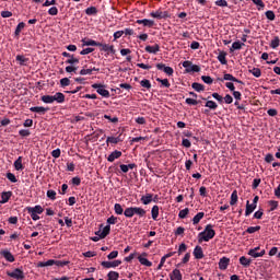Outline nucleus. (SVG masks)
<instances>
[{"label":"nucleus","instance_id":"obj_1","mask_svg":"<svg viewBox=\"0 0 280 280\" xmlns=\"http://www.w3.org/2000/svg\"><path fill=\"white\" fill-rule=\"evenodd\" d=\"M42 102H44V104H54V102L65 104V95L62 92H57L55 95H44L42 96Z\"/></svg>","mask_w":280,"mask_h":280},{"label":"nucleus","instance_id":"obj_2","mask_svg":"<svg viewBox=\"0 0 280 280\" xmlns=\"http://www.w3.org/2000/svg\"><path fill=\"white\" fill-rule=\"evenodd\" d=\"M215 237V230H213V225L208 224L205 228V231L199 233V242H209V240H213Z\"/></svg>","mask_w":280,"mask_h":280},{"label":"nucleus","instance_id":"obj_3","mask_svg":"<svg viewBox=\"0 0 280 280\" xmlns=\"http://www.w3.org/2000/svg\"><path fill=\"white\" fill-rule=\"evenodd\" d=\"M92 89H96V92L98 95H102V97H110V92L106 90V85L94 83L92 84Z\"/></svg>","mask_w":280,"mask_h":280},{"label":"nucleus","instance_id":"obj_4","mask_svg":"<svg viewBox=\"0 0 280 280\" xmlns=\"http://www.w3.org/2000/svg\"><path fill=\"white\" fill-rule=\"evenodd\" d=\"M183 67L186 69V73H199L200 71V66L192 65L191 61H184Z\"/></svg>","mask_w":280,"mask_h":280},{"label":"nucleus","instance_id":"obj_5","mask_svg":"<svg viewBox=\"0 0 280 280\" xmlns=\"http://www.w3.org/2000/svg\"><path fill=\"white\" fill-rule=\"evenodd\" d=\"M8 277H11V279H16V280H24L25 279V273H23V270L16 268L13 271H8L7 272Z\"/></svg>","mask_w":280,"mask_h":280},{"label":"nucleus","instance_id":"obj_6","mask_svg":"<svg viewBox=\"0 0 280 280\" xmlns=\"http://www.w3.org/2000/svg\"><path fill=\"white\" fill-rule=\"evenodd\" d=\"M156 69H159V71H164L166 75H174V69L165 66L164 63H156Z\"/></svg>","mask_w":280,"mask_h":280},{"label":"nucleus","instance_id":"obj_7","mask_svg":"<svg viewBox=\"0 0 280 280\" xmlns=\"http://www.w3.org/2000/svg\"><path fill=\"white\" fill-rule=\"evenodd\" d=\"M62 56L63 58H69L66 62L67 65H78L80 62V59L73 57V55L67 52V51H63L62 52Z\"/></svg>","mask_w":280,"mask_h":280},{"label":"nucleus","instance_id":"obj_8","mask_svg":"<svg viewBox=\"0 0 280 280\" xmlns=\"http://www.w3.org/2000/svg\"><path fill=\"white\" fill-rule=\"evenodd\" d=\"M101 266H103V268H117L121 266V260L102 261Z\"/></svg>","mask_w":280,"mask_h":280},{"label":"nucleus","instance_id":"obj_9","mask_svg":"<svg viewBox=\"0 0 280 280\" xmlns=\"http://www.w3.org/2000/svg\"><path fill=\"white\" fill-rule=\"evenodd\" d=\"M97 47H101V51H106L107 56L108 54H115V46L113 45L100 43Z\"/></svg>","mask_w":280,"mask_h":280},{"label":"nucleus","instance_id":"obj_10","mask_svg":"<svg viewBox=\"0 0 280 280\" xmlns=\"http://www.w3.org/2000/svg\"><path fill=\"white\" fill-rule=\"evenodd\" d=\"M150 16H152L153 19H168L170 14L167 13V11H155L151 12Z\"/></svg>","mask_w":280,"mask_h":280},{"label":"nucleus","instance_id":"obj_11","mask_svg":"<svg viewBox=\"0 0 280 280\" xmlns=\"http://www.w3.org/2000/svg\"><path fill=\"white\" fill-rule=\"evenodd\" d=\"M195 259H202L205 257V252H202V247L197 245L192 252Z\"/></svg>","mask_w":280,"mask_h":280},{"label":"nucleus","instance_id":"obj_12","mask_svg":"<svg viewBox=\"0 0 280 280\" xmlns=\"http://www.w3.org/2000/svg\"><path fill=\"white\" fill-rule=\"evenodd\" d=\"M136 23H138V25H143L144 27H154V21L148 19L137 20Z\"/></svg>","mask_w":280,"mask_h":280},{"label":"nucleus","instance_id":"obj_13","mask_svg":"<svg viewBox=\"0 0 280 280\" xmlns=\"http://www.w3.org/2000/svg\"><path fill=\"white\" fill-rule=\"evenodd\" d=\"M144 49L148 54H159V51H161V46H159V44H155L153 46H145Z\"/></svg>","mask_w":280,"mask_h":280},{"label":"nucleus","instance_id":"obj_14","mask_svg":"<svg viewBox=\"0 0 280 280\" xmlns=\"http://www.w3.org/2000/svg\"><path fill=\"white\" fill-rule=\"evenodd\" d=\"M120 156H121V151L115 150V151H113V152L108 155L107 161H108L109 163H113L114 161H116V159H120Z\"/></svg>","mask_w":280,"mask_h":280},{"label":"nucleus","instance_id":"obj_15","mask_svg":"<svg viewBox=\"0 0 280 280\" xmlns=\"http://www.w3.org/2000/svg\"><path fill=\"white\" fill-rule=\"evenodd\" d=\"M230 261H231V259H229L226 257L221 258L219 261L220 270H226V268H229Z\"/></svg>","mask_w":280,"mask_h":280},{"label":"nucleus","instance_id":"obj_16","mask_svg":"<svg viewBox=\"0 0 280 280\" xmlns=\"http://www.w3.org/2000/svg\"><path fill=\"white\" fill-rule=\"evenodd\" d=\"M255 209H257V205L250 203V201H247L246 202L245 215L246 217L250 215V213H253V211H255Z\"/></svg>","mask_w":280,"mask_h":280},{"label":"nucleus","instance_id":"obj_17","mask_svg":"<svg viewBox=\"0 0 280 280\" xmlns=\"http://www.w3.org/2000/svg\"><path fill=\"white\" fill-rule=\"evenodd\" d=\"M98 45H101V44L93 39H82L83 47H97Z\"/></svg>","mask_w":280,"mask_h":280},{"label":"nucleus","instance_id":"obj_18","mask_svg":"<svg viewBox=\"0 0 280 280\" xmlns=\"http://www.w3.org/2000/svg\"><path fill=\"white\" fill-rule=\"evenodd\" d=\"M31 113H38L39 115H45L49 108H45L43 106H36L30 108Z\"/></svg>","mask_w":280,"mask_h":280},{"label":"nucleus","instance_id":"obj_19","mask_svg":"<svg viewBox=\"0 0 280 280\" xmlns=\"http://www.w3.org/2000/svg\"><path fill=\"white\" fill-rule=\"evenodd\" d=\"M248 255L257 259V257H264V255H266V249H262L259 253H257L256 249H249Z\"/></svg>","mask_w":280,"mask_h":280},{"label":"nucleus","instance_id":"obj_20","mask_svg":"<svg viewBox=\"0 0 280 280\" xmlns=\"http://www.w3.org/2000/svg\"><path fill=\"white\" fill-rule=\"evenodd\" d=\"M171 280H183V273L179 269H174L171 273Z\"/></svg>","mask_w":280,"mask_h":280},{"label":"nucleus","instance_id":"obj_21","mask_svg":"<svg viewBox=\"0 0 280 280\" xmlns=\"http://www.w3.org/2000/svg\"><path fill=\"white\" fill-rule=\"evenodd\" d=\"M28 213H38L40 215V213H43V211H45V209H43L40 206H35V207H28L26 208Z\"/></svg>","mask_w":280,"mask_h":280},{"label":"nucleus","instance_id":"obj_22","mask_svg":"<svg viewBox=\"0 0 280 280\" xmlns=\"http://www.w3.org/2000/svg\"><path fill=\"white\" fill-rule=\"evenodd\" d=\"M133 215H139V218H143L145 215V209L139 207H132Z\"/></svg>","mask_w":280,"mask_h":280},{"label":"nucleus","instance_id":"obj_23","mask_svg":"<svg viewBox=\"0 0 280 280\" xmlns=\"http://www.w3.org/2000/svg\"><path fill=\"white\" fill-rule=\"evenodd\" d=\"M223 80L230 81V82H237L238 84H244L241 80L237 78L233 77V74L226 73L223 75Z\"/></svg>","mask_w":280,"mask_h":280},{"label":"nucleus","instance_id":"obj_24","mask_svg":"<svg viewBox=\"0 0 280 280\" xmlns=\"http://www.w3.org/2000/svg\"><path fill=\"white\" fill-rule=\"evenodd\" d=\"M15 60L19 62V65H21V67H25L30 59L25 58L23 55H18Z\"/></svg>","mask_w":280,"mask_h":280},{"label":"nucleus","instance_id":"obj_25","mask_svg":"<svg viewBox=\"0 0 280 280\" xmlns=\"http://www.w3.org/2000/svg\"><path fill=\"white\" fill-rule=\"evenodd\" d=\"M55 264H56V260H55V259H49V260H47V261H39V262L37 264V267H38V268H46L47 266H55Z\"/></svg>","mask_w":280,"mask_h":280},{"label":"nucleus","instance_id":"obj_26","mask_svg":"<svg viewBox=\"0 0 280 280\" xmlns=\"http://www.w3.org/2000/svg\"><path fill=\"white\" fill-rule=\"evenodd\" d=\"M93 71H100L98 68H92V69H86V68H83L80 70V75H91L93 73Z\"/></svg>","mask_w":280,"mask_h":280},{"label":"nucleus","instance_id":"obj_27","mask_svg":"<svg viewBox=\"0 0 280 280\" xmlns=\"http://www.w3.org/2000/svg\"><path fill=\"white\" fill-rule=\"evenodd\" d=\"M10 198H12V191H7V192H2L1 195V205H5V202H8V200H10Z\"/></svg>","mask_w":280,"mask_h":280},{"label":"nucleus","instance_id":"obj_28","mask_svg":"<svg viewBox=\"0 0 280 280\" xmlns=\"http://www.w3.org/2000/svg\"><path fill=\"white\" fill-rule=\"evenodd\" d=\"M240 264H241V266H244V268H248V266H250V264H253V260L246 258L245 256H242L240 258Z\"/></svg>","mask_w":280,"mask_h":280},{"label":"nucleus","instance_id":"obj_29","mask_svg":"<svg viewBox=\"0 0 280 280\" xmlns=\"http://www.w3.org/2000/svg\"><path fill=\"white\" fill-rule=\"evenodd\" d=\"M153 195L152 194H147L141 197V202L142 205H150L152 202Z\"/></svg>","mask_w":280,"mask_h":280},{"label":"nucleus","instance_id":"obj_30","mask_svg":"<svg viewBox=\"0 0 280 280\" xmlns=\"http://www.w3.org/2000/svg\"><path fill=\"white\" fill-rule=\"evenodd\" d=\"M2 256L4 257V259H7V261H10L11 264L14 261V255H12V253H10L9 250H3Z\"/></svg>","mask_w":280,"mask_h":280},{"label":"nucleus","instance_id":"obj_31","mask_svg":"<svg viewBox=\"0 0 280 280\" xmlns=\"http://www.w3.org/2000/svg\"><path fill=\"white\" fill-rule=\"evenodd\" d=\"M138 261L142 265V266H147L148 268H150V266H152V261L148 260V258L143 257V256H139L138 257Z\"/></svg>","mask_w":280,"mask_h":280},{"label":"nucleus","instance_id":"obj_32","mask_svg":"<svg viewBox=\"0 0 280 280\" xmlns=\"http://www.w3.org/2000/svg\"><path fill=\"white\" fill-rule=\"evenodd\" d=\"M218 60L221 62V65H226V52L225 51H220L218 55Z\"/></svg>","mask_w":280,"mask_h":280},{"label":"nucleus","instance_id":"obj_33","mask_svg":"<svg viewBox=\"0 0 280 280\" xmlns=\"http://www.w3.org/2000/svg\"><path fill=\"white\" fill-rule=\"evenodd\" d=\"M14 168L19 172L23 170V158L19 156L18 160L14 162Z\"/></svg>","mask_w":280,"mask_h":280},{"label":"nucleus","instance_id":"obj_34","mask_svg":"<svg viewBox=\"0 0 280 280\" xmlns=\"http://www.w3.org/2000/svg\"><path fill=\"white\" fill-rule=\"evenodd\" d=\"M205 218V212H199L192 218V224H199L200 220Z\"/></svg>","mask_w":280,"mask_h":280},{"label":"nucleus","instance_id":"obj_35","mask_svg":"<svg viewBox=\"0 0 280 280\" xmlns=\"http://www.w3.org/2000/svg\"><path fill=\"white\" fill-rule=\"evenodd\" d=\"M237 190H233L232 195H231V200H230V205L231 207L237 205Z\"/></svg>","mask_w":280,"mask_h":280},{"label":"nucleus","instance_id":"obj_36","mask_svg":"<svg viewBox=\"0 0 280 280\" xmlns=\"http://www.w3.org/2000/svg\"><path fill=\"white\" fill-rule=\"evenodd\" d=\"M249 73H252V75H254V78H261V69H259V68L249 69Z\"/></svg>","mask_w":280,"mask_h":280},{"label":"nucleus","instance_id":"obj_37","mask_svg":"<svg viewBox=\"0 0 280 280\" xmlns=\"http://www.w3.org/2000/svg\"><path fill=\"white\" fill-rule=\"evenodd\" d=\"M191 88L197 91V93H200L201 91H205V85H202L201 83H192Z\"/></svg>","mask_w":280,"mask_h":280},{"label":"nucleus","instance_id":"obj_38","mask_svg":"<svg viewBox=\"0 0 280 280\" xmlns=\"http://www.w3.org/2000/svg\"><path fill=\"white\" fill-rule=\"evenodd\" d=\"M119 279V272L117 271H109L107 275V280H117Z\"/></svg>","mask_w":280,"mask_h":280},{"label":"nucleus","instance_id":"obj_39","mask_svg":"<svg viewBox=\"0 0 280 280\" xmlns=\"http://www.w3.org/2000/svg\"><path fill=\"white\" fill-rule=\"evenodd\" d=\"M110 233V226L109 225H106L102 232H100V237H103V240L109 235Z\"/></svg>","mask_w":280,"mask_h":280},{"label":"nucleus","instance_id":"obj_40","mask_svg":"<svg viewBox=\"0 0 280 280\" xmlns=\"http://www.w3.org/2000/svg\"><path fill=\"white\" fill-rule=\"evenodd\" d=\"M279 45H280V38H279V36H276V37L271 40L270 47H271V49H277V47H279Z\"/></svg>","mask_w":280,"mask_h":280},{"label":"nucleus","instance_id":"obj_41","mask_svg":"<svg viewBox=\"0 0 280 280\" xmlns=\"http://www.w3.org/2000/svg\"><path fill=\"white\" fill-rule=\"evenodd\" d=\"M85 14H88V16H93L95 14H97V8L95 7H90L85 10Z\"/></svg>","mask_w":280,"mask_h":280},{"label":"nucleus","instance_id":"obj_42","mask_svg":"<svg viewBox=\"0 0 280 280\" xmlns=\"http://www.w3.org/2000/svg\"><path fill=\"white\" fill-rule=\"evenodd\" d=\"M206 108H210V110H215L218 108V103L214 101H207Z\"/></svg>","mask_w":280,"mask_h":280},{"label":"nucleus","instance_id":"obj_43","mask_svg":"<svg viewBox=\"0 0 280 280\" xmlns=\"http://www.w3.org/2000/svg\"><path fill=\"white\" fill-rule=\"evenodd\" d=\"M114 211L116 215H121L124 213V208L119 203H115Z\"/></svg>","mask_w":280,"mask_h":280},{"label":"nucleus","instance_id":"obj_44","mask_svg":"<svg viewBox=\"0 0 280 280\" xmlns=\"http://www.w3.org/2000/svg\"><path fill=\"white\" fill-rule=\"evenodd\" d=\"M187 215H189V208L183 209L178 213V218H180V220H185Z\"/></svg>","mask_w":280,"mask_h":280},{"label":"nucleus","instance_id":"obj_45","mask_svg":"<svg viewBox=\"0 0 280 280\" xmlns=\"http://www.w3.org/2000/svg\"><path fill=\"white\" fill-rule=\"evenodd\" d=\"M151 215L153 220H156L159 218V206H153L151 210Z\"/></svg>","mask_w":280,"mask_h":280},{"label":"nucleus","instance_id":"obj_46","mask_svg":"<svg viewBox=\"0 0 280 280\" xmlns=\"http://www.w3.org/2000/svg\"><path fill=\"white\" fill-rule=\"evenodd\" d=\"M257 231H261V226L256 225V226H249L246 230V233L253 234V233H257Z\"/></svg>","mask_w":280,"mask_h":280},{"label":"nucleus","instance_id":"obj_47","mask_svg":"<svg viewBox=\"0 0 280 280\" xmlns=\"http://www.w3.org/2000/svg\"><path fill=\"white\" fill-rule=\"evenodd\" d=\"M242 47H244V43H241V42H234V43L232 44L231 51H233V50H237V49H242Z\"/></svg>","mask_w":280,"mask_h":280},{"label":"nucleus","instance_id":"obj_48","mask_svg":"<svg viewBox=\"0 0 280 280\" xmlns=\"http://www.w3.org/2000/svg\"><path fill=\"white\" fill-rule=\"evenodd\" d=\"M140 85L143 88V89H152V83H150V80L148 79H144L140 82Z\"/></svg>","mask_w":280,"mask_h":280},{"label":"nucleus","instance_id":"obj_49","mask_svg":"<svg viewBox=\"0 0 280 280\" xmlns=\"http://www.w3.org/2000/svg\"><path fill=\"white\" fill-rule=\"evenodd\" d=\"M124 215H125V218H133L135 214L132 212V207L125 209Z\"/></svg>","mask_w":280,"mask_h":280},{"label":"nucleus","instance_id":"obj_50","mask_svg":"<svg viewBox=\"0 0 280 280\" xmlns=\"http://www.w3.org/2000/svg\"><path fill=\"white\" fill-rule=\"evenodd\" d=\"M214 3L219 8H228L229 7V2H226V0H217Z\"/></svg>","mask_w":280,"mask_h":280},{"label":"nucleus","instance_id":"obj_51","mask_svg":"<svg viewBox=\"0 0 280 280\" xmlns=\"http://www.w3.org/2000/svg\"><path fill=\"white\" fill-rule=\"evenodd\" d=\"M119 141H121V139L115 138V137H107V139H106V143L117 144V143H119Z\"/></svg>","mask_w":280,"mask_h":280},{"label":"nucleus","instance_id":"obj_52","mask_svg":"<svg viewBox=\"0 0 280 280\" xmlns=\"http://www.w3.org/2000/svg\"><path fill=\"white\" fill-rule=\"evenodd\" d=\"M265 16L269 20V21H275V19L277 18L275 15V11H266Z\"/></svg>","mask_w":280,"mask_h":280},{"label":"nucleus","instance_id":"obj_53","mask_svg":"<svg viewBox=\"0 0 280 280\" xmlns=\"http://www.w3.org/2000/svg\"><path fill=\"white\" fill-rule=\"evenodd\" d=\"M55 266H58L59 268H63V266H69L68 260H55Z\"/></svg>","mask_w":280,"mask_h":280},{"label":"nucleus","instance_id":"obj_54","mask_svg":"<svg viewBox=\"0 0 280 280\" xmlns=\"http://www.w3.org/2000/svg\"><path fill=\"white\" fill-rule=\"evenodd\" d=\"M95 51V48H84L83 50L80 51L81 56H89V54H93Z\"/></svg>","mask_w":280,"mask_h":280},{"label":"nucleus","instance_id":"obj_55","mask_svg":"<svg viewBox=\"0 0 280 280\" xmlns=\"http://www.w3.org/2000/svg\"><path fill=\"white\" fill-rule=\"evenodd\" d=\"M201 80L205 82V84H213V79L209 75H202Z\"/></svg>","mask_w":280,"mask_h":280},{"label":"nucleus","instance_id":"obj_56","mask_svg":"<svg viewBox=\"0 0 280 280\" xmlns=\"http://www.w3.org/2000/svg\"><path fill=\"white\" fill-rule=\"evenodd\" d=\"M24 27H25V23L23 22L19 23L15 28V36H19V34H21V30H24Z\"/></svg>","mask_w":280,"mask_h":280},{"label":"nucleus","instance_id":"obj_57","mask_svg":"<svg viewBox=\"0 0 280 280\" xmlns=\"http://www.w3.org/2000/svg\"><path fill=\"white\" fill-rule=\"evenodd\" d=\"M158 82L162 83V86H165L166 89H170L171 84H170V80L167 79H156Z\"/></svg>","mask_w":280,"mask_h":280},{"label":"nucleus","instance_id":"obj_58","mask_svg":"<svg viewBox=\"0 0 280 280\" xmlns=\"http://www.w3.org/2000/svg\"><path fill=\"white\" fill-rule=\"evenodd\" d=\"M212 97L219 102V104H222L224 102V97L222 95H219L217 92L212 93Z\"/></svg>","mask_w":280,"mask_h":280},{"label":"nucleus","instance_id":"obj_59","mask_svg":"<svg viewBox=\"0 0 280 280\" xmlns=\"http://www.w3.org/2000/svg\"><path fill=\"white\" fill-rule=\"evenodd\" d=\"M48 14L50 16H57L58 15V8L57 7H52L48 10Z\"/></svg>","mask_w":280,"mask_h":280},{"label":"nucleus","instance_id":"obj_60","mask_svg":"<svg viewBox=\"0 0 280 280\" xmlns=\"http://www.w3.org/2000/svg\"><path fill=\"white\" fill-rule=\"evenodd\" d=\"M7 178L11 183H16L18 182L16 176L13 173H7Z\"/></svg>","mask_w":280,"mask_h":280},{"label":"nucleus","instance_id":"obj_61","mask_svg":"<svg viewBox=\"0 0 280 280\" xmlns=\"http://www.w3.org/2000/svg\"><path fill=\"white\" fill-rule=\"evenodd\" d=\"M20 137H30L31 132L30 129H21L19 131Z\"/></svg>","mask_w":280,"mask_h":280},{"label":"nucleus","instance_id":"obj_62","mask_svg":"<svg viewBox=\"0 0 280 280\" xmlns=\"http://www.w3.org/2000/svg\"><path fill=\"white\" fill-rule=\"evenodd\" d=\"M60 84L61 86H69V84H71V80H69V78H63L60 80Z\"/></svg>","mask_w":280,"mask_h":280},{"label":"nucleus","instance_id":"obj_63","mask_svg":"<svg viewBox=\"0 0 280 280\" xmlns=\"http://www.w3.org/2000/svg\"><path fill=\"white\" fill-rule=\"evenodd\" d=\"M225 104H233V96H231L230 94H226L224 97H223Z\"/></svg>","mask_w":280,"mask_h":280},{"label":"nucleus","instance_id":"obj_64","mask_svg":"<svg viewBox=\"0 0 280 280\" xmlns=\"http://www.w3.org/2000/svg\"><path fill=\"white\" fill-rule=\"evenodd\" d=\"M47 198H49L50 200H55L56 199L55 190H48L47 191Z\"/></svg>","mask_w":280,"mask_h":280}]
</instances>
